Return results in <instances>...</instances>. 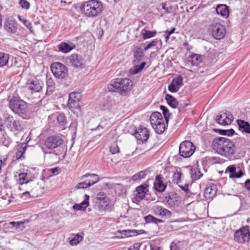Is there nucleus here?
Masks as SVG:
<instances>
[{
	"label": "nucleus",
	"instance_id": "16",
	"mask_svg": "<svg viewBox=\"0 0 250 250\" xmlns=\"http://www.w3.org/2000/svg\"><path fill=\"white\" fill-rule=\"evenodd\" d=\"M163 202L170 207H175L179 205L181 200L176 194L170 193L163 198Z\"/></svg>",
	"mask_w": 250,
	"mask_h": 250
},
{
	"label": "nucleus",
	"instance_id": "33",
	"mask_svg": "<svg viewBox=\"0 0 250 250\" xmlns=\"http://www.w3.org/2000/svg\"><path fill=\"white\" fill-rule=\"evenodd\" d=\"M89 196L84 195V199L81 204H76L73 206V208L78 210H83L88 206Z\"/></svg>",
	"mask_w": 250,
	"mask_h": 250
},
{
	"label": "nucleus",
	"instance_id": "26",
	"mask_svg": "<svg viewBox=\"0 0 250 250\" xmlns=\"http://www.w3.org/2000/svg\"><path fill=\"white\" fill-rule=\"evenodd\" d=\"M4 27L8 32L11 33H15L17 29L15 20L10 19H8L5 21Z\"/></svg>",
	"mask_w": 250,
	"mask_h": 250
},
{
	"label": "nucleus",
	"instance_id": "32",
	"mask_svg": "<svg viewBox=\"0 0 250 250\" xmlns=\"http://www.w3.org/2000/svg\"><path fill=\"white\" fill-rule=\"evenodd\" d=\"M46 84L47 87L46 93L47 94L52 93L55 89V83L50 75H46Z\"/></svg>",
	"mask_w": 250,
	"mask_h": 250
},
{
	"label": "nucleus",
	"instance_id": "42",
	"mask_svg": "<svg viewBox=\"0 0 250 250\" xmlns=\"http://www.w3.org/2000/svg\"><path fill=\"white\" fill-rule=\"evenodd\" d=\"M146 175V171H141L136 174L134 175L132 178V180L134 181L140 180L144 179Z\"/></svg>",
	"mask_w": 250,
	"mask_h": 250
},
{
	"label": "nucleus",
	"instance_id": "35",
	"mask_svg": "<svg viewBox=\"0 0 250 250\" xmlns=\"http://www.w3.org/2000/svg\"><path fill=\"white\" fill-rule=\"evenodd\" d=\"M134 67L131 68L130 70V72L131 74H136L140 72L146 65V62H143L140 64L137 63H133Z\"/></svg>",
	"mask_w": 250,
	"mask_h": 250
},
{
	"label": "nucleus",
	"instance_id": "36",
	"mask_svg": "<svg viewBox=\"0 0 250 250\" xmlns=\"http://www.w3.org/2000/svg\"><path fill=\"white\" fill-rule=\"evenodd\" d=\"M26 144H21L18 146V150L16 152V157L18 159H22L24 157L23 155L25 152Z\"/></svg>",
	"mask_w": 250,
	"mask_h": 250
},
{
	"label": "nucleus",
	"instance_id": "57",
	"mask_svg": "<svg viewBox=\"0 0 250 250\" xmlns=\"http://www.w3.org/2000/svg\"><path fill=\"white\" fill-rule=\"evenodd\" d=\"M23 23L27 28L31 30L32 28V24L29 21L25 20L24 21Z\"/></svg>",
	"mask_w": 250,
	"mask_h": 250
},
{
	"label": "nucleus",
	"instance_id": "50",
	"mask_svg": "<svg viewBox=\"0 0 250 250\" xmlns=\"http://www.w3.org/2000/svg\"><path fill=\"white\" fill-rule=\"evenodd\" d=\"M19 4L22 8L26 10L29 9L30 6L29 2L26 0H20Z\"/></svg>",
	"mask_w": 250,
	"mask_h": 250
},
{
	"label": "nucleus",
	"instance_id": "51",
	"mask_svg": "<svg viewBox=\"0 0 250 250\" xmlns=\"http://www.w3.org/2000/svg\"><path fill=\"white\" fill-rule=\"evenodd\" d=\"M90 187L88 185V184L87 183V181L86 180L81 182L78 184L77 186H76V188L78 189L80 188H85L88 187Z\"/></svg>",
	"mask_w": 250,
	"mask_h": 250
},
{
	"label": "nucleus",
	"instance_id": "55",
	"mask_svg": "<svg viewBox=\"0 0 250 250\" xmlns=\"http://www.w3.org/2000/svg\"><path fill=\"white\" fill-rule=\"evenodd\" d=\"M181 243L179 242L178 244L172 242L170 246V250H181L179 247Z\"/></svg>",
	"mask_w": 250,
	"mask_h": 250
},
{
	"label": "nucleus",
	"instance_id": "1",
	"mask_svg": "<svg viewBox=\"0 0 250 250\" xmlns=\"http://www.w3.org/2000/svg\"><path fill=\"white\" fill-rule=\"evenodd\" d=\"M213 150L225 157H229L235 152L236 147L234 142L231 140L224 137H217L212 143Z\"/></svg>",
	"mask_w": 250,
	"mask_h": 250
},
{
	"label": "nucleus",
	"instance_id": "64",
	"mask_svg": "<svg viewBox=\"0 0 250 250\" xmlns=\"http://www.w3.org/2000/svg\"><path fill=\"white\" fill-rule=\"evenodd\" d=\"M150 218H151L150 219H156V218L153 217L151 216V215L146 216L144 217V219H150Z\"/></svg>",
	"mask_w": 250,
	"mask_h": 250
},
{
	"label": "nucleus",
	"instance_id": "27",
	"mask_svg": "<svg viewBox=\"0 0 250 250\" xmlns=\"http://www.w3.org/2000/svg\"><path fill=\"white\" fill-rule=\"evenodd\" d=\"M85 178H87L85 180L90 187L99 181V176L96 174L87 173L81 176V179H83Z\"/></svg>",
	"mask_w": 250,
	"mask_h": 250
},
{
	"label": "nucleus",
	"instance_id": "17",
	"mask_svg": "<svg viewBox=\"0 0 250 250\" xmlns=\"http://www.w3.org/2000/svg\"><path fill=\"white\" fill-rule=\"evenodd\" d=\"M134 136L140 143H143L147 140L149 136V131L146 127L140 126L135 130Z\"/></svg>",
	"mask_w": 250,
	"mask_h": 250
},
{
	"label": "nucleus",
	"instance_id": "41",
	"mask_svg": "<svg viewBox=\"0 0 250 250\" xmlns=\"http://www.w3.org/2000/svg\"><path fill=\"white\" fill-rule=\"evenodd\" d=\"M9 58V54L0 52V67H3L7 64L8 65Z\"/></svg>",
	"mask_w": 250,
	"mask_h": 250
},
{
	"label": "nucleus",
	"instance_id": "5",
	"mask_svg": "<svg viewBox=\"0 0 250 250\" xmlns=\"http://www.w3.org/2000/svg\"><path fill=\"white\" fill-rule=\"evenodd\" d=\"M150 122L157 133L161 134L165 131L167 124L161 113L159 112H153L150 116Z\"/></svg>",
	"mask_w": 250,
	"mask_h": 250
},
{
	"label": "nucleus",
	"instance_id": "8",
	"mask_svg": "<svg viewBox=\"0 0 250 250\" xmlns=\"http://www.w3.org/2000/svg\"><path fill=\"white\" fill-rule=\"evenodd\" d=\"M234 241L239 244L248 243L250 239V231L248 226L243 227L236 230L233 235Z\"/></svg>",
	"mask_w": 250,
	"mask_h": 250
},
{
	"label": "nucleus",
	"instance_id": "28",
	"mask_svg": "<svg viewBox=\"0 0 250 250\" xmlns=\"http://www.w3.org/2000/svg\"><path fill=\"white\" fill-rule=\"evenodd\" d=\"M217 14L222 17L227 18L229 16V7L226 4H218L216 8Z\"/></svg>",
	"mask_w": 250,
	"mask_h": 250
},
{
	"label": "nucleus",
	"instance_id": "43",
	"mask_svg": "<svg viewBox=\"0 0 250 250\" xmlns=\"http://www.w3.org/2000/svg\"><path fill=\"white\" fill-rule=\"evenodd\" d=\"M83 239V236L77 234L70 241V244L71 246H76L82 241Z\"/></svg>",
	"mask_w": 250,
	"mask_h": 250
},
{
	"label": "nucleus",
	"instance_id": "7",
	"mask_svg": "<svg viewBox=\"0 0 250 250\" xmlns=\"http://www.w3.org/2000/svg\"><path fill=\"white\" fill-rule=\"evenodd\" d=\"M9 107L14 112L20 115L25 114L28 111L26 103L15 97L10 100Z\"/></svg>",
	"mask_w": 250,
	"mask_h": 250
},
{
	"label": "nucleus",
	"instance_id": "31",
	"mask_svg": "<svg viewBox=\"0 0 250 250\" xmlns=\"http://www.w3.org/2000/svg\"><path fill=\"white\" fill-rule=\"evenodd\" d=\"M144 56L143 49L141 47H137L134 52L133 63H139Z\"/></svg>",
	"mask_w": 250,
	"mask_h": 250
},
{
	"label": "nucleus",
	"instance_id": "11",
	"mask_svg": "<svg viewBox=\"0 0 250 250\" xmlns=\"http://www.w3.org/2000/svg\"><path fill=\"white\" fill-rule=\"evenodd\" d=\"M43 86V81L36 78L29 79L26 83V87L31 93L41 92Z\"/></svg>",
	"mask_w": 250,
	"mask_h": 250
},
{
	"label": "nucleus",
	"instance_id": "12",
	"mask_svg": "<svg viewBox=\"0 0 250 250\" xmlns=\"http://www.w3.org/2000/svg\"><path fill=\"white\" fill-rule=\"evenodd\" d=\"M148 185L145 184L137 187L134 191L132 201L137 203L143 200L148 192Z\"/></svg>",
	"mask_w": 250,
	"mask_h": 250
},
{
	"label": "nucleus",
	"instance_id": "2",
	"mask_svg": "<svg viewBox=\"0 0 250 250\" xmlns=\"http://www.w3.org/2000/svg\"><path fill=\"white\" fill-rule=\"evenodd\" d=\"M82 13L89 18H95L101 15L103 9L102 2L98 0H89L81 6Z\"/></svg>",
	"mask_w": 250,
	"mask_h": 250
},
{
	"label": "nucleus",
	"instance_id": "52",
	"mask_svg": "<svg viewBox=\"0 0 250 250\" xmlns=\"http://www.w3.org/2000/svg\"><path fill=\"white\" fill-rule=\"evenodd\" d=\"M119 151V147H118V145L116 144L112 145L110 147V151L113 154H115L118 153Z\"/></svg>",
	"mask_w": 250,
	"mask_h": 250
},
{
	"label": "nucleus",
	"instance_id": "63",
	"mask_svg": "<svg viewBox=\"0 0 250 250\" xmlns=\"http://www.w3.org/2000/svg\"><path fill=\"white\" fill-rule=\"evenodd\" d=\"M128 250H139L138 245L136 244V246L130 247Z\"/></svg>",
	"mask_w": 250,
	"mask_h": 250
},
{
	"label": "nucleus",
	"instance_id": "19",
	"mask_svg": "<svg viewBox=\"0 0 250 250\" xmlns=\"http://www.w3.org/2000/svg\"><path fill=\"white\" fill-rule=\"evenodd\" d=\"M165 179L161 175H157L154 182L155 190L159 192H164L166 188L167 184L164 183Z\"/></svg>",
	"mask_w": 250,
	"mask_h": 250
},
{
	"label": "nucleus",
	"instance_id": "54",
	"mask_svg": "<svg viewBox=\"0 0 250 250\" xmlns=\"http://www.w3.org/2000/svg\"><path fill=\"white\" fill-rule=\"evenodd\" d=\"M188 144H190V149L188 150V158L190 157L194 153L196 150V146L190 141H188Z\"/></svg>",
	"mask_w": 250,
	"mask_h": 250
},
{
	"label": "nucleus",
	"instance_id": "34",
	"mask_svg": "<svg viewBox=\"0 0 250 250\" xmlns=\"http://www.w3.org/2000/svg\"><path fill=\"white\" fill-rule=\"evenodd\" d=\"M188 140L182 142L179 146V155L183 158H188Z\"/></svg>",
	"mask_w": 250,
	"mask_h": 250
},
{
	"label": "nucleus",
	"instance_id": "25",
	"mask_svg": "<svg viewBox=\"0 0 250 250\" xmlns=\"http://www.w3.org/2000/svg\"><path fill=\"white\" fill-rule=\"evenodd\" d=\"M217 191L216 186L214 184H212L206 188L204 191L205 197L207 199H212L215 196Z\"/></svg>",
	"mask_w": 250,
	"mask_h": 250
},
{
	"label": "nucleus",
	"instance_id": "13",
	"mask_svg": "<svg viewBox=\"0 0 250 250\" xmlns=\"http://www.w3.org/2000/svg\"><path fill=\"white\" fill-rule=\"evenodd\" d=\"M76 93H75L69 94L68 106L74 114L79 115L81 114V110L79 103V99L76 97Z\"/></svg>",
	"mask_w": 250,
	"mask_h": 250
},
{
	"label": "nucleus",
	"instance_id": "14",
	"mask_svg": "<svg viewBox=\"0 0 250 250\" xmlns=\"http://www.w3.org/2000/svg\"><path fill=\"white\" fill-rule=\"evenodd\" d=\"M216 122L220 125H229L233 120V115L227 111L220 112L215 118Z\"/></svg>",
	"mask_w": 250,
	"mask_h": 250
},
{
	"label": "nucleus",
	"instance_id": "53",
	"mask_svg": "<svg viewBox=\"0 0 250 250\" xmlns=\"http://www.w3.org/2000/svg\"><path fill=\"white\" fill-rule=\"evenodd\" d=\"M175 31V28L172 27L170 30H167L165 32V36L166 40L167 42L168 41V39L169 38V36L171 34L173 33Z\"/></svg>",
	"mask_w": 250,
	"mask_h": 250
},
{
	"label": "nucleus",
	"instance_id": "6",
	"mask_svg": "<svg viewBox=\"0 0 250 250\" xmlns=\"http://www.w3.org/2000/svg\"><path fill=\"white\" fill-rule=\"evenodd\" d=\"M5 122L7 128L15 134H18L24 129L23 121L19 119L15 120L11 115H8L5 117Z\"/></svg>",
	"mask_w": 250,
	"mask_h": 250
},
{
	"label": "nucleus",
	"instance_id": "9",
	"mask_svg": "<svg viewBox=\"0 0 250 250\" xmlns=\"http://www.w3.org/2000/svg\"><path fill=\"white\" fill-rule=\"evenodd\" d=\"M211 36L216 40H221L224 38L226 34L225 27L219 23H212L209 28Z\"/></svg>",
	"mask_w": 250,
	"mask_h": 250
},
{
	"label": "nucleus",
	"instance_id": "47",
	"mask_svg": "<svg viewBox=\"0 0 250 250\" xmlns=\"http://www.w3.org/2000/svg\"><path fill=\"white\" fill-rule=\"evenodd\" d=\"M188 206L191 207H194L195 208L194 210H195L196 212H198V210L200 206H201V204L199 202V201H191L190 203L188 204Z\"/></svg>",
	"mask_w": 250,
	"mask_h": 250
},
{
	"label": "nucleus",
	"instance_id": "20",
	"mask_svg": "<svg viewBox=\"0 0 250 250\" xmlns=\"http://www.w3.org/2000/svg\"><path fill=\"white\" fill-rule=\"evenodd\" d=\"M229 172L230 178H239L241 177L244 173L240 167H236L235 165H230L226 168L225 172Z\"/></svg>",
	"mask_w": 250,
	"mask_h": 250
},
{
	"label": "nucleus",
	"instance_id": "60",
	"mask_svg": "<svg viewBox=\"0 0 250 250\" xmlns=\"http://www.w3.org/2000/svg\"><path fill=\"white\" fill-rule=\"evenodd\" d=\"M58 170L59 169L58 167H54L49 169L48 171H50L52 174H54L57 172L58 171Z\"/></svg>",
	"mask_w": 250,
	"mask_h": 250
},
{
	"label": "nucleus",
	"instance_id": "24",
	"mask_svg": "<svg viewBox=\"0 0 250 250\" xmlns=\"http://www.w3.org/2000/svg\"><path fill=\"white\" fill-rule=\"evenodd\" d=\"M75 47V44L72 42H62L58 46L59 50L63 53L69 52Z\"/></svg>",
	"mask_w": 250,
	"mask_h": 250
},
{
	"label": "nucleus",
	"instance_id": "23",
	"mask_svg": "<svg viewBox=\"0 0 250 250\" xmlns=\"http://www.w3.org/2000/svg\"><path fill=\"white\" fill-rule=\"evenodd\" d=\"M56 118L59 127L62 130L65 129L67 125V121L65 115L62 113H60L56 115Z\"/></svg>",
	"mask_w": 250,
	"mask_h": 250
},
{
	"label": "nucleus",
	"instance_id": "59",
	"mask_svg": "<svg viewBox=\"0 0 250 250\" xmlns=\"http://www.w3.org/2000/svg\"><path fill=\"white\" fill-rule=\"evenodd\" d=\"M245 186L246 188L250 191V180L249 179H247L245 183Z\"/></svg>",
	"mask_w": 250,
	"mask_h": 250
},
{
	"label": "nucleus",
	"instance_id": "10",
	"mask_svg": "<svg viewBox=\"0 0 250 250\" xmlns=\"http://www.w3.org/2000/svg\"><path fill=\"white\" fill-rule=\"evenodd\" d=\"M50 68L53 75L57 78L63 79L68 74L67 67L61 62H53L51 65Z\"/></svg>",
	"mask_w": 250,
	"mask_h": 250
},
{
	"label": "nucleus",
	"instance_id": "37",
	"mask_svg": "<svg viewBox=\"0 0 250 250\" xmlns=\"http://www.w3.org/2000/svg\"><path fill=\"white\" fill-rule=\"evenodd\" d=\"M165 99L168 105L173 108H176L178 105V102L176 99L170 94H166Z\"/></svg>",
	"mask_w": 250,
	"mask_h": 250
},
{
	"label": "nucleus",
	"instance_id": "56",
	"mask_svg": "<svg viewBox=\"0 0 250 250\" xmlns=\"http://www.w3.org/2000/svg\"><path fill=\"white\" fill-rule=\"evenodd\" d=\"M181 177V173L179 172H176L173 175V181L174 182L178 183V180H180Z\"/></svg>",
	"mask_w": 250,
	"mask_h": 250
},
{
	"label": "nucleus",
	"instance_id": "48",
	"mask_svg": "<svg viewBox=\"0 0 250 250\" xmlns=\"http://www.w3.org/2000/svg\"><path fill=\"white\" fill-rule=\"evenodd\" d=\"M158 42V40L157 39H154L152 40L151 42H150L148 44H147L144 48L143 50L146 51L150 49L151 47L156 46Z\"/></svg>",
	"mask_w": 250,
	"mask_h": 250
},
{
	"label": "nucleus",
	"instance_id": "45",
	"mask_svg": "<svg viewBox=\"0 0 250 250\" xmlns=\"http://www.w3.org/2000/svg\"><path fill=\"white\" fill-rule=\"evenodd\" d=\"M160 109L163 111V113L164 116V119L165 120L166 123L167 124L170 116L168 109L164 105H161Z\"/></svg>",
	"mask_w": 250,
	"mask_h": 250
},
{
	"label": "nucleus",
	"instance_id": "62",
	"mask_svg": "<svg viewBox=\"0 0 250 250\" xmlns=\"http://www.w3.org/2000/svg\"><path fill=\"white\" fill-rule=\"evenodd\" d=\"M103 196H105L104 194H98L97 195V199L99 201V202H100L101 200H102V197Z\"/></svg>",
	"mask_w": 250,
	"mask_h": 250
},
{
	"label": "nucleus",
	"instance_id": "29",
	"mask_svg": "<svg viewBox=\"0 0 250 250\" xmlns=\"http://www.w3.org/2000/svg\"><path fill=\"white\" fill-rule=\"evenodd\" d=\"M154 211L156 215L161 217L170 218L171 217V212L162 207H155Z\"/></svg>",
	"mask_w": 250,
	"mask_h": 250
},
{
	"label": "nucleus",
	"instance_id": "46",
	"mask_svg": "<svg viewBox=\"0 0 250 250\" xmlns=\"http://www.w3.org/2000/svg\"><path fill=\"white\" fill-rule=\"evenodd\" d=\"M99 207L101 206L102 209H106V207L108 205V199L106 196H103L102 197V200L99 202Z\"/></svg>",
	"mask_w": 250,
	"mask_h": 250
},
{
	"label": "nucleus",
	"instance_id": "3",
	"mask_svg": "<svg viewBox=\"0 0 250 250\" xmlns=\"http://www.w3.org/2000/svg\"><path fill=\"white\" fill-rule=\"evenodd\" d=\"M132 85V81L127 78H116L112 80L107 86L111 92H118L125 95L129 92Z\"/></svg>",
	"mask_w": 250,
	"mask_h": 250
},
{
	"label": "nucleus",
	"instance_id": "15",
	"mask_svg": "<svg viewBox=\"0 0 250 250\" xmlns=\"http://www.w3.org/2000/svg\"><path fill=\"white\" fill-rule=\"evenodd\" d=\"M67 61L71 65L76 68H82L84 65V61L80 55L72 54L67 58Z\"/></svg>",
	"mask_w": 250,
	"mask_h": 250
},
{
	"label": "nucleus",
	"instance_id": "58",
	"mask_svg": "<svg viewBox=\"0 0 250 250\" xmlns=\"http://www.w3.org/2000/svg\"><path fill=\"white\" fill-rule=\"evenodd\" d=\"M145 220L146 221V223L152 222L156 224H158L159 223H161L163 222V220H148V221H147V220Z\"/></svg>",
	"mask_w": 250,
	"mask_h": 250
},
{
	"label": "nucleus",
	"instance_id": "38",
	"mask_svg": "<svg viewBox=\"0 0 250 250\" xmlns=\"http://www.w3.org/2000/svg\"><path fill=\"white\" fill-rule=\"evenodd\" d=\"M201 61V56L194 54L190 55V60L188 59V63L190 62L192 66H197Z\"/></svg>",
	"mask_w": 250,
	"mask_h": 250
},
{
	"label": "nucleus",
	"instance_id": "4",
	"mask_svg": "<svg viewBox=\"0 0 250 250\" xmlns=\"http://www.w3.org/2000/svg\"><path fill=\"white\" fill-rule=\"evenodd\" d=\"M63 143V140L59 136H51L48 137L45 141V146L52 151H44V153H53L56 155L61 154L63 151V148L61 146Z\"/></svg>",
	"mask_w": 250,
	"mask_h": 250
},
{
	"label": "nucleus",
	"instance_id": "40",
	"mask_svg": "<svg viewBox=\"0 0 250 250\" xmlns=\"http://www.w3.org/2000/svg\"><path fill=\"white\" fill-rule=\"evenodd\" d=\"M191 177L193 179H199L202 176V174L197 166L192 167L190 169Z\"/></svg>",
	"mask_w": 250,
	"mask_h": 250
},
{
	"label": "nucleus",
	"instance_id": "30",
	"mask_svg": "<svg viewBox=\"0 0 250 250\" xmlns=\"http://www.w3.org/2000/svg\"><path fill=\"white\" fill-rule=\"evenodd\" d=\"M237 122L239 127V129L240 131L246 133H250V124L249 123L242 120H237Z\"/></svg>",
	"mask_w": 250,
	"mask_h": 250
},
{
	"label": "nucleus",
	"instance_id": "39",
	"mask_svg": "<svg viewBox=\"0 0 250 250\" xmlns=\"http://www.w3.org/2000/svg\"><path fill=\"white\" fill-rule=\"evenodd\" d=\"M157 34L156 31H149L145 29L142 31V35L143 39L146 40L155 36Z\"/></svg>",
	"mask_w": 250,
	"mask_h": 250
},
{
	"label": "nucleus",
	"instance_id": "61",
	"mask_svg": "<svg viewBox=\"0 0 250 250\" xmlns=\"http://www.w3.org/2000/svg\"><path fill=\"white\" fill-rule=\"evenodd\" d=\"M179 187L184 191L188 192V184H186L184 186L179 185Z\"/></svg>",
	"mask_w": 250,
	"mask_h": 250
},
{
	"label": "nucleus",
	"instance_id": "22",
	"mask_svg": "<svg viewBox=\"0 0 250 250\" xmlns=\"http://www.w3.org/2000/svg\"><path fill=\"white\" fill-rule=\"evenodd\" d=\"M182 84L183 77L180 75L173 79L172 81L168 86V89L172 93L176 92L179 90Z\"/></svg>",
	"mask_w": 250,
	"mask_h": 250
},
{
	"label": "nucleus",
	"instance_id": "21",
	"mask_svg": "<svg viewBox=\"0 0 250 250\" xmlns=\"http://www.w3.org/2000/svg\"><path fill=\"white\" fill-rule=\"evenodd\" d=\"M17 181L21 185L27 184L33 180L34 177L32 175L30 170H26L24 172H21L18 174Z\"/></svg>",
	"mask_w": 250,
	"mask_h": 250
},
{
	"label": "nucleus",
	"instance_id": "44",
	"mask_svg": "<svg viewBox=\"0 0 250 250\" xmlns=\"http://www.w3.org/2000/svg\"><path fill=\"white\" fill-rule=\"evenodd\" d=\"M24 222H11L10 224L13 227H15L16 229H18L19 231L22 230L25 228L24 226Z\"/></svg>",
	"mask_w": 250,
	"mask_h": 250
},
{
	"label": "nucleus",
	"instance_id": "49",
	"mask_svg": "<svg viewBox=\"0 0 250 250\" xmlns=\"http://www.w3.org/2000/svg\"><path fill=\"white\" fill-rule=\"evenodd\" d=\"M220 134L224 135H227V136H232L233 135L235 131L233 129H221L220 130Z\"/></svg>",
	"mask_w": 250,
	"mask_h": 250
},
{
	"label": "nucleus",
	"instance_id": "18",
	"mask_svg": "<svg viewBox=\"0 0 250 250\" xmlns=\"http://www.w3.org/2000/svg\"><path fill=\"white\" fill-rule=\"evenodd\" d=\"M145 232L143 229L136 230V229H124L122 230H118L116 233L121 234V236H117L116 237L120 239L125 238L128 237H132L136 236L138 234H141Z\"/></svg>",
	"mask_w": 250,
	"mask_h": 250
}]
</instances>
